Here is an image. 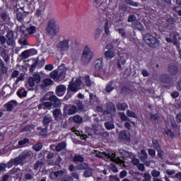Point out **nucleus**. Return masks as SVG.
<instances>
[{
    "label": "nucleus",
    "instance_id": "52",
    "mask_svg": "<svg viewBox=\"0 0 181 181\" xmlns=\"http://www.w3.org/2000/svg\"><path fill=\"white\" fill-rule=\"evenodd\" d=\"M136 21V16L134 14L130 15L127 19V22H129V23H134Z\"/></svg>",
    "mask_w": 181,
    "mask_h": 181
},
{
    "label": "nucleus",
    "instance_id": "60",
    "mask_svg": "<svg viewBox=\"0 0 181 181\" xmlns=\"http://www.w3.org/2000/svg\"><path fill=\"white\" fill-rule=\"evenodd\" d=\"M28 52V54L30 56H35V54H37V50L35 48H31L30 49H27Z\"/></svg>",
    "mask_w": 181,
    "mask_h": 181
},
{
    "label": "nucleus",
    "instance_id": "32",
    "mask_svg": "<svg viewBox=\"0 0 181 181\" xmlns=\"http://www.w3.org/2000/svg\"><path fill=\"white\" fill-rule=\"evenodd\" d=\"M66 146H67L66 143L62 141L56 146L55 150L57 151V152H61V151H63V149H64Z\"/></svg>",
    "mask_w": 181,
    "mask_h": 181
},
{
    "label": "nucleus",
    "instance_id": "31",
    "mask_svg": "<svg viewBox=\"0 0 181 181\" xmlns=\"http://www.w3.org/2000/svg\"><path fill=\"white\" fill-rule=\"evenodd\" d=\"M161 81L165 84H170L172 79L168 74H163L161 77Z\"/></svg>",
    "mask_w": 181,
    "mask_h": 181
},
{
    "label": "nucleus",
    "instance_id": "48",
    "mask_svg": "<svg viewBox=\"0 0 181 181\" xmlns=\"http://www.w3.org/2000/svg\"><path fill=\"white\" fill-rule=\"evenodd\" d=\"M125 4H127V5H129L130 6H138L139 4L132 1V0H124Z\"/></svg>",
    "mask_w": 181,
    "mask_h": 181
},
{
    "label": "nucleus",
    "instance_id": "39",
    "mask_svg": "<svg viewBox=\"0 0 181 181\" xmlns=\"http://www.w3.org/2000/svg\"><path fill=\"white\" fill-rule=\"evenodd\" d=\"M39 64V59H36L34 63L30 67V73H33L35 70H36V66Z\"/></svg>",
    "mask_w": 181,
    "mask_h": 181
},
{
    "label": "nucleus",
    "instance_id": "64",
    "mask_svg": "<svg viewBox=\"0 0 181 181\" xmlns=\"http://www.w3.org/2000/svg\"><path fill=\"white\" fill-rule=\"evenodd\" d=\"M141 158L142 160L148 159V153L145 150H141Z\"/></svg>",
    "mask_w": 181,
    "mask_h": 181
},
{
    "label": "nucleus",
    "instance_id": "38",
    "mask_svg": "<svg viewBox=\"0 0 181 181\" xmlns=\"http://www.w3.org/2000/svg\"><path fill=\"white\" fill-rule=\"evenodd\" d=\"M78 170H86L88 169V164L86 163H81V164L78 165L77 166Z\"/></svg>",
    "mask_w": 181,
    "mask_h": 181
},
{
    "label": "nucleus",
    "instance_id": "47",
    "mask_svg": "<svg viewBox=\"0 0 181 181\" xmlns=\"http://www.w3.org/2000/svg\"><path fill=\"white\" fill-rule=\"evenodd\" d=\"M127 115L130 118H138V116L136 115V114L132 110H127Z\"/></svg>",
    "mask_w": 181,
    "mask_h": 181
},
{
    "label": "nucleus",
    "instance_id": "37",
    "mask_svg": "<svg viewBox=\"0 0 181 181\" xmlns=\"http://www.w3.org/2000/svg\"><path fill=\"white\" fill-rule=\"evenodd\" d=\"M32 148L33 151H35V152H39L40 151H42V148H43V144L42 143H37L36 144H34Z\"/></svg>",
    "mask_w": 181,
    "mask_h": 181
},
{
    "label": "nucleus",
    "instance_id": "27",
    "mask_svg": "<svg viewBox=\"0 0 181 181\" xmlns=\"http://www.w3.org/2000/svg\"><path fill=\"white\" fill-rule=\"evenodd\" d=\"M10 175H15L17 177H19L22 175V170L19 168H13L10 170Z\"/></svg>",
    "mask_w": 181,
    "mask_h": 181
},
{
    "label": "nucleus",
    "instance_id": "25",
    "mask_svg": "<svg viewBox=\"0 0 181 181\" xmlns=\"http://www.w3.org/2000/svg\"><path fill=\"white\" fill-rule=\"evenodd\" d=\"M57 71L58 73V80H64L66 78V69H59Z\"/></svg>",
    "mask_w": 181,
    "mask_h": 181
},
{
    "label": "nucleus",
    "instance_id": "40",
    "mask_svg": "<svg viewBox=\"0 0 181 181\" xmlns=\"http://www.w3.org/2000/svg\"><path fill=\"white\" fill-rule=\"evenodd\" d=\"M33 129V125L28 124L21 129V132H30Z\"/></svg>",
    "mask_w": 181,
    "mask_h": 181
},
{
    "label": "nucleus",
    "instance_id": "43",
    "mask_svg": "<svg viewBox=\"0 0 181 181\" xmlns=\"http://www.w3.org/2000/svg\"><path fill=\"white\" fill-rule=\"evenodd\" d=\"M83 176L85 177H90L93 176V170L91 169L86 168L83 172Z\"/></svg>",
    "mask_w": 181,
    "mask_h": 181
},
{
    "label": "nucleus",
    "instance_id": "58",
    "mask_svg": "<svg viewBox=\"0 0 181 181\" xmlns=\"http://www.w3.org/2000/svg\"><path fill=\"white\" fill-rule=\"evenodd\" d=\"M43 165V163L40 160H37L33 165V168L35 170H37L40 166Z\"/></svg>",
    "mask_w": 181,
    "mask_h": 181
},
{
    "label": "nucleus",
    "instance_id": "20",
    "mask_svg": "<svg viewBox=\"0 0 181 181\" xmlns=\"http://www.w3.org/2000/svg\"><path fill=\"white\" fill-rule=\"evenodd\" d=\"M170 37L173 38V43L174 46H179V41H177V37H179V33L177 32H171L170 33Z\"/></svg>",
    "mask_w": 181,
    "mask_h": 181
},
{
    "label": "nucleus",
    "instance_id": "19",
    "mask_svg": "<svg viewBox=\"0 0 181 181\" xmlns=\"http://www.w3.org/2000/svg\"><path fill=\"white\" fill-rule=\"evenodd\" d=\"M21 34V37L18 40V43L19 45H21V46H28V35H26V34H23V33H20Z\"/></svg>",
    "mask_w": 181,
    "mask_h": 181
},
{
    "label": "nucleus",
    "instance_id": "17",
    "mask_svg": "<svg viewBox=\"0 0 181 181\" xmlns=\"http://www.w3.org/2000/svg\"><path fill=\"white\" fill-rule=\"evenodd\" d=\"M129 132L127 130L121 131L119 134V138L121 141H129Z\"/></svg>",
    "mask_w": 181,
    "mask_h": 181
},
{
    "label": "nucleus",
    "instance_id": "26",
    "mask_svg": "<svg viewBox=\"0 0 181 181\" xmlns=\"http://www.w3.org/2000/svg\"><path fill=\"white\" fill-rule=\"evenodd\" d=\"M68 91H71L73 93H77L78 91V87L76 83L73 82H70L69 86H68Z\"/></svg>",
    "mask_w": 181,
    "mask_h": 181
},
{
    "label": "nucleus",
    "instance_id": "9",
    "mask_svg": "<svg viewBox=\"0 0 181 181\" xmlns=\"http://www.w3.org/2000/svg\"><path fill=\"white\" fill-rule=\"evenodd\" d=\"M19 33H22L23 35H33L36 33V26L30 25L28 27L23 30L20 28L18 31H17V35Z\"/></svg>",
    "mask_w": 181,
    "mask_h": 181
},
{
    "label": "nucleus",
    "instance_id": "57",
    "mask_svg": "<svg viewBox=\"0 0 181 181\" xmlns=\"http://www.w3.org/2000/svg\"><path fill=\"white\" fill-rule=\"evenodd\" d=\"M85 83L87 87H91V79H90V76H85Z\"/></svg>",
    "mask_w": 181,
    "mask_h": 181
},
{
    "label": "nucleus",
    "instance_id": "5",
    "mask_svg": "<svg viewBox=\"0 0 181 181\" xmlns=\"http://www.w3.org/2000/svg\"><path fill=\"white\" fill-rule=\"evenodd\" d=\"M49 101L51 102H44V107L45 110H51L52 107L53 106V103L55 107H59V105H61L62 104V101L59 100V98L54 95L49 97Z\"/></svg>",
    "mask_w": 181,
    "mask_h": 181
},
{
    "label": "nucleus",
    "instance_id": "42",
    "mask_svg": "<svg viewBox=\"0 0 181 181\" xmlns=\"http://www.w3.org/2000/svg\"><path fill=\"white\" fill-rule=\"evenodd\" d=\"M152 144H153V148H155L156 151H160V145L159 144V141H158L157 139H153Z\"/></svg>",
    "mask_w": 181,
    "mask_h": 181
},
{
    "label": "nucleus",
    "instance_id": "44",
    "mask_svg": "<svg viewBox=\"0 0 181 181\" xmlns=\"http://www.w3.org/2000/svg\"><path fill=\"white\" fill-rule=\"evenodd\" d=\"M50 77L53 80H59V72H57V71H56V70L52 71L50 73Z\"/></svg>",
    "mask_w": 181,
    "mask_h": 181
},
{
    "label": "nucleus",
    "instance_id": "45",
    "mask_svg": "<svg viewBox=\"0 0 181 181\" xmlns=\"http://www.w3.org/2000/svg\"><path fill=\"white\" fill-rule=\"evenodd\" d=\"M105 127L106 129H114L115 128V125H114V123L110 122H105Z\"/></svg>",
    "mask_w": 181,
    "mask_h": 181
},
{
    "label": "nucleus",
    "instance_id": "54",
    "mask_svg": "<svg viewBox=\"0 0 181 181\" xmlns=\"http://www.w3.org/2000/svg\"><path fill=\"white\" fill-rule=\"evenodd\" d=\"M119 115L120 117V119L122 122H125V121H129V118H128L126 115L125 113L124 112H119Z\"/></svg>",
    "mask_w": 181,
    "mask_h": 181
},
{
    "label": "nucleus",
    "instance_id": "11",
    "mask_svg": "<svg viewBox=\"0 0 181 181\" xmlns=\"http://www.w3.org/2000/svg\"><path fill=\"white\" fill-rule=\"evenodd\" d=\"M63 112L66 115H74L77 112V107L76 105H64Z\"/></svg>",
    "mask_w": 181,
    "mask_h": 181
},
{
    "label": "nucleus",
    "instance_id": "36",
    "mask_svg": "<svg viewBox=\"0 0 181 181\" xmlns=\"http://www.w3.org/2000/svg\"><path fill=\"white\" fill-rule=\"evenodd\" d=\"M73 162L74 163H77V162L83 163L84 162V157H83L81 155L75 156L73 158Z\"/></svg>",
    "mask_w": 181,
    "mask_h": 181
},
{
    "label": "nucleus",
    "instance_id": "2",
    "mask_svg": "<svg viewBox=\"0 0 181 181\" xmlns=\"http://www.w3.org/2000/svg\"><path fill=\"white\" fill-rule=\"evenodd\" d=\"M32 158V153L30 151L25 150L21 153L18 157L13 158L14 162V166H18V165H23V162L26 159H30Z\"/></svg>",
    "mask_w": 181,
    "mask_h": 181
},
{
    "label": "nucleus",
    "instance_id": "23",
    "mask_svg": "<svg viewBox=\"0 0 181 181\" xmlns=\"http://www.w3.org/2000/svg\"><path fill=\"white\" fill-rule=\"evenodd\" d=\"M25 18H26L25 12H18L16 14V20L20 22V23H23L25 22Z\"/></svg>",
    "mask_w": 181,
    "mask_h": 181
},
{
    "label": "nucleus",
    "instance_id": "13",
    "mask_svg": "<svg viewBox=\"0 0 181 181\" xmlns=\"http://www.w3.org/2000/svg\"><path fill=\"white\" fill-rule=\"evenodd\" d=\"M106 111L107 114H115V112H117V109L115 108L114 103L109 102L106 104Z\"/></svg>",
    "mask_w": 181,
    "mask_h": 181
},
{
    "label": "nucleus",
    "instance_id": "51",
    "mask_svg": "<svg viewBox=\"0 0 181 181\" xmlns=\"http://www.w3.org/2000/svg\"><path fill=\"white\" fill-rule=\"evenodd\" d=\"M0 18L1 19L2 22H6L8 21V13L6 11L0 13Z\"/></svg>",
    "mask_w": 181,
    "mask_h": 181
},
{
    "label": "nucleus",
    "instance_id": "6",
    "mask_svg": "<svg viewBox=\"0 0 181 181\" xmlns=\"http://www.w3.org/2000/svg\"><path fill=\"white\" fill-rule=\"evenodd\" d=\"M69 43H70V39H64L57 43V48L61 52H69L70 49Z\"/></svg>",
    "mask_w": 181,
    "mask_h": 181
},
{
    "label": "nucleus",
    "instance_id": "24",
    "mask_svg": "<svg viewBox=\"0 0 181 181\" xmlns=\"http://www.w3.org/2000/svg\"><path fill=\"white\" fill-rule=\"evenodd\" d=\"M117 111H125L128 108V104L127 103L118 102L116 105Z\"/></svg>",
    "mask_w": 181,
    "mask_h": 181
},
{
    "label": "nucleus",
    "instance_id": "4",
    "mask_svg": "<svg viewBox=\"0 0 181 181\" xmlns=\"http://www.w3.org/2000/svg\"><path fill=\"white\" fill-rule=\"evenodd\" d=\"M93 59V53L91 52V49L88 47V46H86L81 58V62L83 64H88L91 59Z\"/></svg>",
    "mask_w": 181,
    "mask_h": 181
},
{
    "label": "nucleus",
    "instance_id": "29",
    "mask_svg": "<svg viewBox=\"0 0 181 181\" xmlns=\"http://www.w3.org/2000/svg\"><path fill=\"white\" fill-rule=\"evenodd\" d=\"M132 28L134 29H137L138 30H144V25H142V23L139 22L138 20H136L135 22L132 23Z\"/></svg>",
    "mask_w": 181,
    "mask_h": 181
},
{
    "label": "nucleus",
    "instance_id": "28",
    "mask_svg": "<svg viewBox=\"0 0 181 181\" xmlns=\"http://www.w3.org/2000/svg\"><path fill=\"white\" fill-rule=\"evenodd\" d=\"M49 129V127H37V129L38 131H40L39 132V134L40 136H47V129Z\"/></svg>",
    "mask_w": 181,
    "mask_h": 181
},
{
    "label": "nucleus",
    "instance_id": "53",
    "mask_svg": "<svg viewBox=\"0 0 181 181\" xmlns=\"http://www.w3.org/2000/svg\"><path fill=\"white\" fill-rule=\"evenodd\" d=\"M104 29H105V35H110V27H108V19L105 20Z\"/></svg>",
    "mask_w": 181,
    "mask_h": 181
},
{
    "label": "nucleus",
    "instance_id": "62",
    "mask_svg": "<svg viewBox=\"0 0 181 181\" xmlns=\"http://www.w3.org/2000/svg\"><path fill=\"white\" fill-rule=\"evenodd\" d=\"M21 56L23 59H28V58L30 57V55L29 54V52L28 51V49L23 52L21 53Z\"/></svg>",
    "mask_w": 181,
    "mask_h": 181
},
{
    "label": "nucleus",
    "instance_id": "16",
    "mask_svg": "<svg viewBox=\"0 0 181 181\" xmlns=\"http://www.w3.org/2000/svg\"><path fill=\"white\" fill-rule=\"evenodd\" d=\"M52 117L50 116V115H45L42 121L43 127L49 128V125H50V122H52Z\"/></svg>",
    "mask_w": 181,
    "mask_h": 181
},
{
    "label": "nucleus",
    "instance_id": "21",
    "mask_svg": "<svg viewBox=\"0 0 181 181\" xmlns=\"http://www.w3.org/2000/svg\"><path fill=\"white\" fill-rule=\"evenodd\" d=\"M16 105H18V102L16 100H11L6 104V111H12L13 107H16Z\"/></svg>",
    "mask_w": 181,
    "mask_h": 181
},
{
    "label": "nucleus",
    "instance_id": "35",
    "mask_svg": "<svg viewBox=\"0 0 181 181\" xmlns=\"http://www.w3.org/2000/svg\"><path fill=\"white\" fill-rule=\"evenodd\" d=\"M17 95L19 98H23V97L28 95V91L25 90V89H18L17 90Z\"/></svg>",
    "mask_w": 181,
    "mask_h": 181
},
{
    "label": "nucleus",
    "instance_id": "30",
    "mask_svg": "<svg viewBox=\"0 0 181 181\" xmlns=\"http://www.w3.org/2000/svg\"><path fill=\"white\" fill-rule=\"evenodd\" d=\"M104 56L107 60H111V59L114 58L115 56V52H114V51L107 50L105 52Z\"/></svg>",
    "mask_w": 181,
    "mask_h": 181
},
{
    "label": "nucleus",
    "instance_id": "49",
    "mask_svg": "<svg viewBox=\"0 0 181 181\" xmlns=\"http://www.w3.org/2000/svg\"><path fill=\"white\" fill-rule=\"evenodd\" d=\"M26 144H29V139L25 138L22 140L18 141V146H23V145H26Z\"/></svg>",
    "mask_w": 181,
    "mask_h": 181
},
{
    "label": "nucleus",
    "instance_id": "1",
    "mask_svg": "<svg viewBox=\"0 0 181 181\" xmlns=\"http://www.w3.org/2000/svg\"><path fill=\"white\" fill-rule=\"evenodd\" d=\"M45 30L47 33H48L49 36H52V37H54V36H57V33L60 32V27L59 26V25H57L56 19L52 18L49 21Z\"/></svg>",
    "mask_w": 181,
    "mask_h": 181
},
{
    "label": "nucleus",
    "instance_id": "12",
    "mask_svg": "<svg viewBox=\"0 0 181 181\" xmlns=\"http://www.w3.org/2000/svg\"><path fill=\"white\" fill-rule=\"evenodd\" d=\"M104 67V59L98 58L95 62V71H101Z\"/></svg>",
    "mask_w": 181,
    "mask_h": 181
},
{
    "label": "nucleus",
    "instance_id": "15",
    "mask_svg": "<svg viewBox=\"0 0 181 181\" xmlns=\"http://www.w3.org/2000/svg\"><path fill=\"white\" fill-rule=\"evenodd\" d=\"M66 86L59 85L56 88V94L58 97H63L64 95V93H66Z\"/></svg>",
    "mask_w": 181,
    "mask_h": 181
},
{
    "label": "nucleus",
    "instance_id": "46",
    "mask_svg": "<svg viewBox=\"0 0 181 181\" xmlns=\"http://www.w3.org/2000/svg\"><path fill=\"white\" fill-rule=\"evenodd\" d=\"M165 135H167L168 136H170V138H175V133H173V132H172V130L170 129H164Z\"/></svg>",
    "mask_w": 181,
    "mask_h": 181
},
{
    "label": "nucleus",
    "instance_id": "18",
    "mask_svg": "<svg viewBox=\"0 0 181 181\" xmlns=\"http://www.w3.org/2000/svg\"><path fill=\"white\" fill-rule=\"evenodd\" d=\"M0 74L1 76H5V74H8V68L5 66V62L4 60L0 58Z\"/></svg>",
    "mask_w": 181,
    "mask_h": 181
},
{
    "label": "nucleus",
    "instance_id": "14",
    "mask_svg": "<svg viewBox=\"0 0 181 181\" xmlns=\"http://www.w3.org/2000/svg\"><path fill=\"white\" fill-rule=\"evenodd\" d=\"M125 63H127V59L124 57L123 54H119L117 57V66L119 70H122V66H124Z\"/></svg>",
    "mask_w": 181,
    "mask_h": 181
},
{
    "label": "nucleus",
    "instance_id": "34",
    "mask_svg": "<svg viewBox=\"0 0 181 181\" xmlns=\"http://www.w3.org/2000/svg\"><path fill=\"white\" fill-rule=\"evenodd\" d=\"M111 158L112 160L116 163H121V162H122V160L121 159V158H119V156H118V154H117V153H112Z\"/></svg>",
    "mask_w": 181,
    "mask_h": 181
},
{
    "label": "nucleus",
    "instance_id": "56",
    "mask_svg": "<svg viewBox=\"0 0 181 181\" xmlns=\"http://www.w3.org/2000/svg\"><path fill=\"white\" fill-rule=\"evenodd\" d=\"M168 25H175L176 23V18L173 17H170L166 21Z\"/></svg>",
    "mask_w": 181,
    "mask_h": 181
},
{
    "label": "nucleus",
    "instance_id": "3",
    "mask_svg": "<svg viewBox=\"0 0 181 181\" xmlns=\"http://www.w3.org/2000/svg\"><path fill=\"white\" fill-rule=\"evenodd\" d=\"M143 39L149 47H153V49H156V47H159V40L156 39V37H153V35L150 33H146L143 35Z\"/></svg>",
    "mask_w": 181,
    "mask_h": 181
},
{
    "label": "nucleus",
    "instance_id": "50",
    "mask_svg": "<svg viewBox=\"0 0 181 181\" xmlns=\"http://www.w3.org/2000/svg\"><path fill=\"white\" fill-rule=\"evenodd\" d=\"M43 83H44V85L45 87H49V86H52V84H53V80L48 78L45 79Z\"/></svg>",
    "mask_w": 181,
    "mask_h": 181
},
{
    "label": "nucleus",
    "instance_id": "55",
    "mask_svg": "<svg viewBox=\"0 0 181 181\" xmlns=\"http://www.w3.org/2000/svg\"><path fill=\"white\" fill-rule=\"evenodd\" d=\"M59 181H73V177L70 175H64L63 177L59 179Z\"/></svg>",
    "mask_w": 181,
    "mask_h": 181
},
{
    "label": "nucleus",
    "instance_id": "63",
    "mask_svg": "<svg viewBox=\"0 0 181 181\" xmlns=\"http://www.w3.org/2000/svg\"><path fill=\"white\" fill-rule=\"evenodd\" d=\"M6 165V168H8V169L12 168L13 165H15L13 158H11L8 162H7Z\"/></svg>",
    "mask_w": 181,
    "mask_h": 181
},
{
    "label": "nucleus",
    "instance_id": "22",
    "mask_svg": "<svg viewBox=\"0 0 181 181\" xmlns=\"http://www.w3.org/2000/svg\"><path fill=\"white\" fill-rule=\"evenodd\" d=\"M52 114L55 121H60L62 119V110L60 109H55Z\"/></svg>",
    "mask_w": 181,
    "mask_h": 181
},
{
    "label": "nucleus",
    "instance_id": "41",
    "mask_svg": "<svg viewBox=\"0 0 181 181\" xmlns=\"http://www.w3.org/2000/svg\"><path fill=\"white\" fill-rule=\"evenodd\" d=\"M73 121L76 124H81V122H83V117H81L80 115H75L73 117Z\"/></svg>",
    "mask_w": 181,
    "mask_h": 181
},
{
    "label": "nucleus",
    "instance_id": "61",
    "mask_svg": "<svg viewBox=\"0 0 181 181\" xmlns=\"http://www.w3.org/2000/svg\"><path fill=\"white\" fill-rule=\"evenodd\" d=\"M76 105L79 111H83V110H84V105H83L81 101L78 100L76 103Z\"/></svg>",
    "mask_w": 181,
    "mask_h": 181
},
{
    "label": "nucleus",
    "instance_id": "7",
    "mask_svg": "<svg viewBox=\"0 0 181 181\" xmlns=\"http://www.w3.org/2000/svg\"><path fill=\"white\" fill-rule=\"evenodd\" d=\"M7 46L15 47V34L13 30H8L6 35Z\"/></svg>",
    "mask_w": 181,
    "mask_h": 181
},
{
    "label": "nucleus",
    "instance_id": "8",
    "mask_svg": "<svg viewBox=\"0 0 181 181\" xmlns=\"http://www.w3.org/2000/svg\"><path fill=\"white\" fill-rule=\"evenodd\" d=\"M180 69V66L179 64H176V63H170L168 64V73L171 76H177V74H179Z\"/></svg>",
    "mask_w": 181,
    "mask_h": 181
},
{
    "label": "nucleus",
    "instance_id": "59",
    "mask_svg": "<svg viewBox=\"0 0 181 181\" xmlns=\"http://www.w3.org/2000/svg\"><path fill=\"white\" fill-rule=\"evenodd\" d=\"M151 175L153 176V177H159V176H160V171L153 170L151 171Z\"/></svg>",
    "mask_w": 181,
    "mask_h": 181
},
{
    "label": "nucleus",
    "instance_id": "10",
    "mask_svg": "<svg viewBox=\"0 0 181 181\" xmlns=\"http://www.w3.org/2000/svg\"><path fill=\"white\" fill-rule=\"evenodd\" d=\"M42 81V76L39 74H34L33 76L28 78V84L30 87H35L36 83L39 84Z\"/></svg>",
    "mask_w": 181,
    "mask_h": 181
},
{
    "label": "nucleus",
    "instance_id": "33",
    "mask_svg": "<svg viewBox=\"0 0 181 181\" xmlns=\"http://www.w3.org/2000/svg\"><path fill=\"white\" fill-rule=\"evenodd\" d=\"M114 84V81H110L105 86L106 93H111V91H113L114 86L112 85Z\"/></svg>",
    "mask_w": 181,
    "mask_h": 181
}]
</instances>
